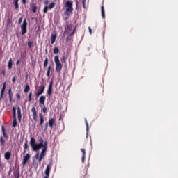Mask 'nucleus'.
<instances>
[{"instance_id": "nucleus-38", "label": "nucleus", "mask_w": 178, "mask_h": 178, "mask_svg": "<svg viewBox=\"0 0 178 178\" xmlns=\"http://www.w3.org/2000/svg\"><path fill=\"white\" fill-rule=\"evenodd\" d=\"M13 118H15V116H16V108H15V107H13Z\"/></svg>"}, {"instance_id": "nucleus-20", "label": "nucleus", "mask_w": 178, "mask_h": 178, "mask_svg": "<svg viewBox=\"0 0 178 178\" xmlns=\"http://www.w3.org/2000/svg\"><path fill=\"white\" fill-rule=\"evenodd\" d=\"M42 159H44L43 149H42V152H41V153H40V157H39V159H38L39 163H42Z\"/></svg>"}, {"instance_id": "nucleus-34", "label": "nucleus", "mask_w": 178, "mask_h": 178, "mask_svg": "<svg viewBox=\"0 0 178 178\" xmlns=\"http://www.w3.org/2000/svg\"><path fill=\"white\" fill-rule=\"evenodd\" d=\"M32 95H33V92L32 91H31L29 94V101H32Z\"/></svg>"}, {"instance_id": "nucleus-1", "label": "nucleus", "mask_w": 178, "mask_h": 178, "mask_svg": "<svg viewBox=\"0 0 178 178\" xmlns=\"http://www.w3.org/2000/svg\"><path fill=\"white\" fill-rule=\"evenodd\" d=\"M30 145L33 152H38L40 149H44V139L42 136L39 138V143H36L35 138H31Z\"/></svg>"}, {"instance_id": "nucleus-58", "label": "nucleus", "mask_w": 178, "mask_h": 178, "mask_svg": "<svg viewBox=\"0 0 178 178\" xmlns=\"http://www.w3.org/2000/svg\"><path fill=\"white\" fill-rule=\"evenodd\" d=\"M33 165H35V161L33 162Z\"/></svg>"}, {"instance_id": "nucleus-49", "label": "nucleus", "mask_w": 178, "mask_h": 178, "mask_svg": "<svg viewBox=\"0 0 178 178\" xmlns=\"http://www.w3.org/2000/svg\"><path fill=\"white\" fill-rule=\"evenodd\" d=\"M1 74H3V76H6V70H2Z\"/></svg>"}, {"instance_id": "nucleus-10", "label": "nucleus", "mask_w": 178, "mask_h": 178, "mask_svg": "<svg viewBox=\"0 0 178 178\" xmlns=\"http://www.w3.org/2000/svg\"><path fill=\"white\" fill-rule=\"evenodd\" d=\"M47 148H48V142L45 141L44 143H43V149H42L44 158L45 157V156L47 154Z\"/></svg>"}, {"instance_id": "nucleus-25", "label": "nucleus", "mask_w": 178, "mask_h": 178, "mask_svg": "<svg viewBox=\"0 0 178 178\" xmlns=\"http://www.w3.org/2000/svg\"><path fill=\"white\" fill-rule=\"evenodd\" d=\"M6 82L3 83V87L1 88V91H2V94L3 95L5 91H6Z\"/></svg>"}, {"instance_id": "nucleus-50", "label": "nucleus", "mask_w": 178, "mask_h": 178, "mask_svg": "<svg viewBox=\"0 0 178 178\" xmlns=\"http://www.w3.org/2000/svg\"><path fill=\"white\" fill-rule=\"evenodd\" d=\"M43 112H44V113H46V112H47V107H44V108H43Z\"/></svg>"}, {"instance_id": "nucleus-13", "label": "nucleus", "mask_w": 178, "mask_h": 178, "mask_svg": "<svg viewBox=\"0 0 178 178\" xmlns=\"http://www.w3.org/2000/svg\"><path fill=\"white\" fill-rule=\"evenodd\" d=\"M31 159L30 154H27L26 156L24 157V160L22 162L23 165H25L26 163H28L29 160Z\"/></svg>"}, {"instance_id": "nucleus-23", "label": "nucleus", "mask_w": 178, "mask_h": 178, "mask_svg": "<svg viewBox=\"0 0 178 178\" xmlns=\"http://www.w3.org/2000/svg\"><path fill=\"white\" fill-rule=\"evenodd\" d=\"M28 147H29L28 141L26 140V142H25V143H24V153H26V152Z\"/></svg>"}, {"instance_id": "nucleus-59", "label": "nucleus", "mask_w": 178, "mask_h": 178, "mask_svg": "<svg viewBox=\"0 0 178 178\" xmlns=\"http://www.w3.org/2000/svg\"><path fill=\"white\" fill-rule=\"evenodd\" d=\"M16 178H19V175H17V177Z\"/></svg>"}, {"instance_id": "nucleus-26", "label": "nucleus", "mask_w": 178, "mask_h": 178, "mask_svg": "<svg viewBox=\"0 0 178 178\" xmlns=\"http://www.w3.org/2000/svg\"><path fill=\"white\" fill-rule=\"evenodd\" d=\"M17 124V121L15 115V117H14L13 122V127H16Z\"/></svg>"}, {"instance_id": "nucleus-5", "label": "nucleus", "mask_w": 178, "mask_h": 178, "mask_svg": "<svg viewBox=\"0 0 178 178\" xmlns=\"http://www.w3.org/2000/svg\"><path fill=\"white\" fill-rule=\"evenodd\" d=\"M40 126L41 127L42 130H44V131H46V130H47V129H48L49 124H48V122H46V124H44V127H43L44 118L42 114H40Z\"/></svg>"}, {"instance_id": "nucleus-11", "label": "nucleus", "mask_w": 178, "mask_h": 178, "mask_svg": "<svg viewBox=\"0 0 178 178\" xmlns=\"http://www.w3.org/2000/svg\"><path fill=\"white\" fill-rule=\"evenodd\" d=\"M31 112L33 113V118L34 120H37L38 119V114L36 111L35 107H33L31 109Z\"/></svg>"}, {"instance_id": "nucleus-43", "label": "nucleus", "mask_w": 178, "mask_h": 178, "mask_svg": "<svg viewBox=\"0 0 178 178\" xmlns=\"http://www.w3.org/2000/svg\"><path fill=\"white\" fill-rule=\"evenodd\" d=\"M3 97V91L1 89V94H0V99H2Z\"/></svg>"}, {"instance_id": "nucleus-32", "label": "nucleus", "mask_w": 178, "mask_h": 178, "mask_svg": "<svg viewBox=\"0 0 178 178\" xmlns=\"http://www.w3.org/2000/svg\"><path fill=\"white\" fill-rule=\"evenodd\" d=\"M28 45L29 48H32L33 47V41H28Z\"/></svg>"}, {"instance_id": "nucleus-57", "label": "nucleus", "mask_w": 178, "mask_h": 178, "mask_svg": "<svg viewBox=\"0 0 178 178\" xmlns=\"http://www.w3.org/2000/svg\"><path fill=\"white\" fill-rule=\"evenodd\" d=\"M19 0H15V1H16L17 3H19Z\"/></svg>"}, {"instance_id": "nucleus-18", "label": "nucleus", "mask_w": 178, "mask_h": 178, "mask_svg": "<svg viewBox=\"0 0 178 178\" xmlns=\"http://www.w3.org/2000/svg\"><path fill=\"white\" fill-rule=\"evenodd\" d=\"M17 115H18V120L19 122L22 120V111L20 107L17 108Z\"/></svg>"}, {"instance_id": "nucleus-28", "label": "nucleus", "mask_w": 178, "mask_h": 178, "mask_svg": "<svg viewBox=\"0 0 178 178\" xmlns=\"http://www.w3.org/2000/svg\"><path fill=\"white\" fill-rule=\"evenodd\" d=\"M37 9H38V6L36 5H34L33 6H32V11L33 12V13H36Z\"/></svg>"}, {"instance_id": "nucleus-48", "label": "nucleus", "mask_w": 178, "mask_h": 178, "mask_svg": "<svg viewBox=\"0 0 178 178\" xmlns=\"http://www.w3.org/2000/svg\"><path fill=\"white\" fill-rule=\"evenodd\" d=\"M12 81H13V83H15V81H16L15 76H14V77H13Z\"/></svg>"}, {"instance_id": "nucleus-29", "label": "nucleus", "mask_w": 178, "mask_h": 178, "mask_svg": "<svg viewBox=\"0 0 178 178\" xmlns=\"http://www.w3.org/2000/svg\"><path fill=\"white\" fill-rule=\"evenodd\" d=\"M63 17L64 19V20H66L67 21V24H68V19H69V16H67V15H63Z\"/></svg>"}, {"instance_id": "nucleus-55", "label": "nucleus", "mask_w": 178, "mask_h": 178, "mask_svg": "<svg viewBox=\"0 0 178 178\" xmlns=\"http://www.w3.org/2000/svg\"><path fill=\"white\" fill-rule=\"evenodd\" d=\"M22 3H23L24 4H26V0H22Z\"/></svg>"}, {"instance_id": "nucleus-54", "label": "nucleus", "mask_w": 178, "mask_h": 178, "mask_svg": "<svg viewBox=\"0 0 178 178\" xmlns=\"http://www.w3.org/2000/svg\"><path fill=\"white\" fill-rule=\"evenodd\" d=\"M4 131H5V129H4V127L3 125L2 126V132H3V135L4 136Z\"/></svg>"}, {"instance_id": "nucleus-37", "label": "nucleus", "mask_w": 178, "mask_h": 178, "mask_svg": "<svg viewBox=\"0 0 178 178\" xmlns=\"http://www.w3.org/2000/svg\"><path fill=\"white\" fill-rule=\"evenodd\" d=\"M0 142H1V145L4 146L5 142H4L2 136L0 138Z\"/></svg>"}, {"instance_id": "nucleus-21", "label": "nucleus", "mask_w": 178, "mask_h": 178, "mask_svg": "<svg viewBox=\"0 0 178 178\" xmlns=\"http://www.w3.org/2000/svg\"><path fill=\"white\" fill-rule=\"evenodd\" d=\"M51 66L49 65L47 70V77H50V73H51Z\"/></svg>"}, {"instance_id": "nucleus-15", "label": "nucleus", "mask_w": 178, "mask_h": 178, "mask_svg": "<svg viewBox=\"0 0 178 178\" xmlns=\"http://www.w3.org/2000/svg\"><path fill=\"white\" fill-rule=\"evenodd\" d=\"M46 101V95H40L39 102L40 104H42V105H44V102Z\"/></svg>"}, {"instance_id": "nucleus-62", "label": "nucleus", "mask_w": 178, "mask_h": 178, "mask_svg": "<svg viewBox=\"0 0 178 178\" xmlns=\"http://www.w3.org/2000/svg\"><path fill=\"white\" fill-rule=\"evenodd\" d=\"M47 51H48L47 49H46V53H47Z\"/></svg>"}, {"instance_id": "nucleus-9", "label": "nucleus", "mask_w": 178, "mask_h": 178, "mask_svg": "<svg viewBox=\"0 0 178 178\" xmlns=\"http://www.w3.org/2000/svg\"><path fill=\"white\" fill-rule=\"evenodd\" d=\"M53 84H54V81L51 80L50 81V83L49 84V88L47 89V95H51V94H52Z\"/></svg>"}, {"instance_id": "nucleus-36", "label": "nucleus", "mask_w": 178, "mask_h": 178, "mask_svg": "<svg viewBox=\"0 0 178 178\" xmlns=\"http://www.w3.org/2000/svg\"><path fill=\"white\" fill-rule=\"evenodd\" d=\"M85 124L86 125V130H87V131H88L89 125H88V122L87 120H85Z\"/></svg>"}, {"instance_id": "nucleus-61", "label": "nucleus", "mask_w": 178, "mask_h": 178, "mask_svg": "<svg viewBox=\"0 0 178 178\" xmlns=\"http://www.w3.org/2000/svg\"><path fill=\"white\" fill-rule=\"evenodd\" d=\"M76 5H78V1H76Z\"/></svg>"}, {"instance_id": "nucleus-19", "label": "nucleus", "mask_w": 178, "mask_h": 178, "mask_svg": "<svg viewBox=\"0 0 178 178\" xmlns=\"http://www.w3.org/2000/svg\"><path fill=\"white\" fill-rule=\"evenodd\" d=\"M8 94H9V100L11 102H12L13 95V92H12V88H9Z\"/></svg>"}, {"instance_id": "nucleus-22", "label": "nucleus", "mask_w": 178, "mask_h": 178, "mask_svg": "<svg viewBox=\"0 0 178 178\" xmlns=\"http://www.w3.org/2000/svg\"><path fill=\"white\" fill-rule=\"evenodd\" d=\"M31 90L29 84H26L24 88V92H28Z\"/></svg>"}, {"instance_id": "nucleus-17", "label": "nucleus", "mask_w": 178, "mask_h": 178, "mask_svg": "<svg viewBox=\"0 0 178 178\" xmlns=\"http://www.w3.org/2000/svg\"><path fill=\"white\" fill-rule=\"evenodd\" d=\"M11 156H12L11 152H6L4 154V157L6 160H10Z\"/></svg>"}, {"instance_id": "nucleus-41", "label": "nucleus", "mask_w": 178, "mask_h": 178, "mask_svg": "<svg viewBox=\"0 0 178 178\" xmlns=\"http://www.w3.org/2000/svg\"><path fill=\"white\" fill-rule=\"evenodd\" d=\"M39 156H40V153H36V154L34 156V158L36 159V160H38L39 159Z\"/></svg>"}, {"instance_id": "nucleus-45", "label": "nucleus", "mask_w": 178, "mask_h": 178, "mask_svg": "<svg viewBox=\"0 0 178 178\" xmlns=\"http://www.w3.org/2000/svg\"><path fill=\"white\" fill-rule=\"evenodd\" d=\"M86 0H83V1H82V3H83V8H86Z\"/></svg>"}, {"instance_id": "nucleus-60", "label": "nucleus", "mask_w": 178, "mask_h": 178, "mask_svg": "<svg viewBox=\"0 0 178 178\" xmlns=\"http://www.w3.org/2000/svg\"><path fill=\"white\" fill-rule=\"evenodd\" d=\"M19 60H17V63L18 64V63H19Z\"/></svg>"}, {"instance_id": "nucleus-27", "label": "nucleus", "mask_w": 178, "mask_h": 178, "mask_svg": "<svg viewBox=\"0 0 178 178\" xmlns=\"http://www.w3.org/2000/svg\"><path fill=\"white\" fill-rule=\"evenodd\" d=\"M48 63H49V59L47 56H46V58L44 59V67H47V66L48 65Z\"/></svg>"}, {"instance_id": "nucleus-51", "label": "nucleus", "mask_w": 178, "mask_h": 178, "mask_svg": "<svg viewBox=\"0 0 178 178\" xmlns=\"http://www.w3.org/2000/svg\"><path fill=\"white\" fill-rule=\"evenodd\" d=\"M88 30H89V33H90V34H92V30L91 27H88Z\"/></svg>"}, {"instance_id": "nucleus-3", "label": "nucleus", "mask_w": 178, "mask_h": 178, "mask_svg": "<svg viewBox=\"0 0 178 178\" xmlns=\"http://www.w3.org/2000/svg\"><path fill=\"white\" fill-rule=\"evenodd\" d=\"M54 62L56 63V72L58 73H60L62 69H63V64L61 63L59 56L55 55L54 56Z\"/></svg>"}, {"instance_id": "nucleus-24", "label": "nucleus", "mask_w": 178, "mask_h": 178, "mask_svg": "<svg viewBox=\"0 0 178 178\" xmlns=\"http://www.w3.org/2000/svg\"><path fill=\"white\" fill-rule=\"evenodd\" d=\"M8 66V69H12L13 60L11 58L9 59Z\"/></svg>"}, {"instance_id": "nucleus-39", "label": "nucleus", "mask_w": 178, "mask_h": 178, "mask_svg": "<svg viewBox=\"0 0 178 178\" xmlns=\"http://www.w3.org/2000/svg\"><path fill=\"white\" fill-rule=\"evenodd\" d=\"M59 23H60L59 19H54V24L58 25V24H59Z\"/></svg>"}, {"instance_id": "nucleus-40", "label": "nucleus", "mask_w": 178, "mask_h": 178, "mask_svg": "<svg viewBox=\"0 0 178 178\" xmlns=\"http://www.w3.org/2000/svg\"><path fill=\"white\" fill-rule=\"evenodd\" d=\"M85 160H86V155L82 154V158H81L82 163H85Z\"/></svg>"}, {"instance_id": "nucleus-16", "label": "nucleus", "mask_w": 178, "mask_h": 178, "mask_svg": "<svg viewBox=\"0 0 178 178\" xmlns=\"http://www.w3.org/2000/svg\"><path fill=\"white\" fill-rule=\"evenodd\" d=\"M56 37H57V34H56V33L51 34V44H54V42H56Z\"/></svg>"}, {"instance_id": "nucleus-6", "label": "nucleus", "mask_w": 178, "mask_h": 178, "mask_svg": "<svg viewBox=\"0 0 178 178\" xmlns=\"http://www.w3.org/2000/svg\"><path fill=\"white\" fill-rule=\"evenodd\" d=\"M27 20L26 19H24L22 26H21V29H22V35H24V34H26L27 33Z\"/></svg>"}, {"instance_id": "nucleus-52", "label": "nucleus", "mask_w": 178, "mask_h": 178, "mask_svg": "<svg viewBox=\"0 0 178 178\" xmlns=\"http://www.w3.org/2000/svg\"><path fill=\"white\" fill-rule=\"evenodd\" d=\"M48 3H49V1L48 0L44 1V5L47 6Z\"/></svg>"}, {"instance_id": "nucleus-44", "label": "nucleus", "mask_w": 178, "mask_h": 178, "mask_svg": "<svg viewBox=\"0 0 178 178\" xmlns=\"http://www.w3.org/2000/svg\"><path fill=\"white\" fill-rule=\"evenodd\" d=\"M22 20H23V17H19V22H18L19 24H21Z\"/></svg>"}, {"instance_id": "nucleus-35", "label": "nucleus", "mask_w": 178, "mask_h": 178, "mask_svg": "<svg viewBox=\"0 0 178 178\" xmlns=\"http://www.w3.org/2000/svg\"><path fill=\"white\" fill-rule=\"evenodd\" d=\"M48 9H49L48 6H45L44 8H43V13H47Z\"/></svg>"}, {"instance_id": "nucleus-8", "label": "nucleus", "mask_w": 178, "mask_h": 178, "mask_svg": "<svg viewBox=\"0 0 178 178\" xmlns=\"http://www.w3.org/2000/svg\"><path fill=\"white\" fill-rule=\"evenodd\" d=\"M44 90L45 86L44 84L40 86L39 90H38V92L35 94L36 97H39L41 94H43V92H44Z\"/></svg>"}, {"instance_id": "nucleus-47", "label": "nucleus", "mask_w": 178, "mask_h": 178, "mask_svg": "<svg viewBox=\"0 0 178 178\" xmlns=\"http://www.w3.org/2000/svg\"><path fill=\"white\" fill-rule=\"evenodd\" d=\"M3 136H4V138H8V135H6V132H5V129H4V131H3Z\"/></svg>"}, {"instance_id": "nucleus-56", "label": "nucleus", "mask_w": 178, "mask_h": 178, "mask_svg": "<svg viewBox=\"0 0 178 178\" xmlns=\"http://www.w3.org/2000/svg\"><path fill=\"white\" fill-rule=\"evenodd\" d=\"M44 178H49L47 174H45V177Z\"/></svg>"}, {"instance_id": "nucleus-14", "label": "nucleus", "mask_w": 178, "mask_h": 178, "mask_svg": "<svg viewBox=\"0 0 178 178\" xmlns=\"http://www.w3.org/2000/svg\"><path fill=\"white\" fill-rule=\"evenodd\" d=\"M101 10H102V16L103 19L106 18V13H105V8H104V3H103L101 6Z\"/></svg>"}, {"instance_id": "nucleus-33", "label": "nucleus", "mask_w": 178, "mask_h": 178, "mask_svg": "<svg viewBox=\"0 0 178 178\" xmlns=\"http://www.w3.org/2000/svg\"><path fill=\"white\" fill-rule=\"evenodd\" d=\"M14 3H15V9L18 10L19 9V3L15 0H14Z\"/></svg>"}, {"instance_id": "nucleus-46", "label": "nucleus", "mask_w": 178, "mask_h": 178, "mask_svg": "<svg viewBox=\"0 0 178 178\" xmlns=\"http://www.w3.org/2000/svg\"><path fill=\"white\" fill-rule=\"evenodd\" d=\"M16 97H17V98L18 99H20L21 98V95H20V94L19 93V92H17V94H16Z\"/></svg>"}, {"instance_id": "nucleus-12", "label": "nucleus", "mask_w": 178, "mask_h": 178, "mask_svg": "<svg viewBox=\"0 0 178 178\" xmlns=\"http://www.w3.org/2000/svg\"><path fill=\"white\" fill-rule=\"evenodd\" d=\"M48 124L51 127V129H53L54 124H56V121L54 118H49Z\"/></svg>"}, {"instance_id": "nucleus-4", "label": "nucleus", "mask_w": 178, "mask_h": 178, "mask_svg": "<svg viewBox=\"0 0 178 178\" xmlns=\"http://www.w3.org/2000/svg\"><path fill=\"white\" fill-rule=\"evenodd\" d=\"M72 27H73L72 24H67L66 26H65V33H67V34H68L69 37L74 35L76 30V27H74V30L72 31Z\"/></svg>"}, {"instance_id": "nucleus-30", "label": "nucleus", "mask_w": 178, "mask_h": 178, "mask_svg": "<svg viewBox=\"0 0 178 178\" xmlns=\"http://www.w3.org/2000/svg\"><path fill=\"white\" fill-rule=\"evenodd\" d=\"M56 3L54 2H51L50 5H49V9H53L54 8Z\"/></svg>"}, {"instance_id": "nucleus-42", "label": "nucleus", "mask_w": 178, "mask_h": 178, "mask_svg": "<svg viewBox=\"0 0 178 178\" xmlns=\"http://www.w3.org/2000/svg\"><path fill=\"white\" fill-rule=\"evenodd\" d=\"M81 152H82L83 155H86V150H85V149H81Z\"/></svg>"}, {"instance_id": "nucleus-7", "label": "nucleus", "mask_w": 178, "mask_h": 178, "mask_svg": "<svg viewBox=\"0 0 178 178\" xmlns=\"http://www.w3.org/2000/svg\"><path fill=\"white\" fill-rule=\"evenodd\" d=\"M52 165H53V163H49V164H47V165L46 167L44 174L47 175L48 178H49V177H50V172H51V170L52 168Z\"/></svg>"}, {"instance_id": "nucleus-2", "label": "nucleus", "mask_w": 178, "mask_h": 178, "mask_svg": "<svg viewBox=\"0 0 178 178\" xmlns=\"http://www.w3.org/2000/svg\"><path fill=\"white\" fill-rule=\"evenodd\" d=\"M65 8L66 10L64 15H67V16L69 17L70 15H71L74 10L73 2H72V1H67V2H65Z\"/></svg>"}, {"instance_id": "nucleus-31", "label": "nucleus", "mask_w": 178, "mask_h": 178, "mask_svg": "<svg viewBox=\"0 0 178 178\" xmlns=\"http://www.w3.org/2000/svg\"><path fill=\"white\" fill-rule=\"evenodd\" d=\"M53 52H54V54H58L59 48L58 47H56L55 48H54Z\"/></svg>"}, {"instance_id": "nucleus-53", "label": "nucleus", "mask_w": 178, "mask_h": 178, "mask_svg": "<svg viewBox=\"0 0 178 178\" xmlns=\"http://www.w3.org/2000/svg\"><path fill=\"white\" fill-rule=\"evenodd\" d=\"M63 61L66 63V58H65V56H63Z\"/></svg>"}]
</instances>
